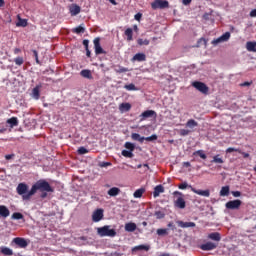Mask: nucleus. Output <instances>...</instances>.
I'll return each instance as SVG.
<instances>
[{
    "mask_svg": "<svg viewBox=\"0 0 256 256\" xmlns=\"http://www.w3.org/2000/svg\"><path fill=\"white\" fill-rule=\"evenodd\" d=\"M157 235L158 236H165V235H168V229H157Z\"/></svg>",
    "mask_w": 256,
    "mask_h": 256,
    "instance_id": "nucleus-46",
    "label": "nucleus"
},
{
    "mask_svg": "<svg viewBox=\"0 0 256 256\" xmlns=\"http://www.w3.org/2000/svg\"><path fill=\"white\" fill-rule=\"evenodd\" d=\"M41 192H54V189L46 180H38L34 185H32V189L28 191V195L24 196V199H31L33 195L37 193V191Z\"/></svg>",
    "mask_w": 256,
    "mask_h": 256,
    "instance_id": "nucleus-1",
    "label": "nucleus"
},
{
    "mask_svg": "<svg viewBox=\"0 0 256 256\" xmlns=\"http://www.w3.org/2000/svg\"><path fill=\"white\" fill-rule=\"evenodd\" d=\"M137 44L139 46H143V45L148 46L150 45V40H147V39L143 40V38H138Z\"/></svg>",
    "mask_w": 256,
    "mask_h": 256,
    "instance_id": "nucleus-40",
    "label": "nucleus"
},
{
    "mask_svg": "<svg viewBox=\"0 0 256 256\" xmlns=\"http://www.w3.org/2000/svg\"><path fill=\"white\" fill-rule=\"evenodd\" d=\"M191 191L193 193L203 196V197H210V195H211L210 190H197L195 188H191Z\"/></svg>",
    "mask_w": 256,
    "mask_h": 256,
    "instance_id": "nucleus-17",
    "label": "nucleus"
},
{
    "mask_svg": "<svg viewBox=\"0 0 256 256\" xmlns=\"http://www.w3.org/2000/svg\"><path fill=\"white\" fill-rule=\"evenodd\" d=\"M191 133V131L187 130V129H181L180 130V136H188Z\"/></svg>",
    "mask_w": 256,
    "mask_h": 256,
    "instance_id": "nucleus-53",
    "label": "nucleus"
},
{
    "mask_svg": "<svg viewBox=\"0 0 256 256\" xmlns=\"http://www.w3.org/2000/svg\"><path fill=\"white\" fill-rule=\"evenodd\" d=\"M103 217H104V211L102 209H97L92 214V221L99 222L103 219Z\"/></svg>",
    "mask_w": 256,
    "mask_h": 256,
    "instance_id": "nucleus-12",
    "label": "nucleus"
},
{
    "mask_svg": "<svg viewBox=\"0 0 256 256\" xmlns=\"http://www.w3.org/2000/svg\"><path fill=\"white\" fill-rule=\"evenodd\" d=\"M178 188L181 189V190H185V189L188 188V183L184 182V183L178 185Z\"/></svg>",
    "mask_w": 256,
    "mask_h": 256,
    "instance_id": "nucleus-54",
    "label": "nucleus"
},
{
    "mask_svg": "<svg viewBox=\"0 0 256 256\" xmlns=\"http://www.w3.org/2000/svg\"><path fill=\"white\" fill-rule=\"evenodd\" d=\"M207 238L209 240L215 241L217 243H219L222 240V236L219 232H213L208 234Z\"/></svg>",
    "mask_w": 256,
    "mask_h": 256,
    "instance_id": "nucleus-15",
    "label": "nucleus"
},
{
    "mask_svg": "<svg viewBox=\"0 0 256 256\" xmlns=\"http://www.w3.org/2000/svg\"><path fill=\"white\" fill-rule=\"evenodd\" d=\"M82 44H83L85 50H88V49H89V40H83V41H82Z\"/></svg>",
    "mask_w": 256,
    "mask_h": 256,
    "instance_id": "nucleus-56",
    "label": "nucleus"
},
{
    "mask_svg": "<svg viewBox=\"0 0 256 256\" xmlns=\"http://www.w3.org/2000/svg\"><path fill=\"white\" fill-rule=\"evenodd\" d=\"M231 38V33L230 32H225L224 34H222V36H219V38H215L214 40H212L211 44L216 46L220 43H224L229 41Z\"/></svg>",
    "mask_w": 256,
    "mask_h": 256,
    "instance_id": "nucleus-7",
    "label": "nucleus"
},
{
    "mask_svg": "<svg viewBox=\"0 0 256 256\" xmlns=\"http://www.w3.org/2000/svg\"><path fill=\"white\" fill-rule=\"evenodd\" d=\"M158 139L157 135H152L150 137H144V141H148V142H152V141H156Z\"/></svg>",
    "mask_w": 256,
    "mask_h": 256,
    "instance_id": "nucleus-49",
    "label": "nucleus"
},
{
    "mask_svg": "<svg viewBox=\"0 0 256 256\" xmlns=\"http://www.w3.org/2000/svg\"><path fill=\"white\" fill-rule=\"evenodd\" d=\"M158 256H171L169 253H161L160 255Z\"/></svg>",
    "mask_w": 256,
    "mask_h": 256,
    "instance_id": "nucleus-64",
    "label": "nucleus"
},
{
    "mask_svg": "<svg viewBox=\"0 0 256 256\" xmlns=\"http://www.w3.org/2000/svg\"><path fill=\"white\" fill-rule=\"evenodd\" d=\"M192 86L205 95L209 93V87L205 83L193 82Z\"/></svg>",
    "mask_w": 256,
    "mask_h": 256,
    "instance_id": "nucleus-8",
    "label": "nucleus"
},
{
    "mask_svg": "<svg viewBox=\"0 0 256 256\" xmlns=\"http://www.w3.org/2000/svg\"><path fill=\"white\" fill-rule=\"evenodd\" d=\"M156 117H157V113L153 110H147L139 116L141 122L145 121L148 118H156Z\"/></svg>",
    "mask_w": 256,
    "mask_h": 256,
    "instance_id": "nucleus-10",
    "label": "nucleus"
},
{
    "mask_svg": "<svg viewBox=\"0 0 256 256\" xmlns=\"http://www.w3.org/2000/svg\"><path fill=\"white\" fill-rule=\"evenodd\" d=\"M100 41V38H94L93 40L95 55H106L107 52L102 48Z\"/></svg>",
    "mask_w": 256,
    "mask_h": 256,
    "instance_id": "nucleus-6",
    "label": "nucleus"
},
{
    "mask_svg": "<svg viewBox=\"0 0 256 256\" xmlns=\"http://www.w3.org/2000/svg\"><path fill=\"white\" fill-rule=\"evenodd\" d=\"M32 53H34V58H35L36 64L41 65L37 50H32Z\"/></svg>",
    "mask_w": 256,
    "mask_h": 256,
    "instance_id": "nucleus-51",
    "label": "nucleus"
},
{
    "mask_svg": "<svg viewBox=\"0 0 256 256\" xmlns=\"http://www.w3.org/2000/svg\"><path fill=\"white\" fill-rule=\"evenodd\" d=\"M183 167L189 168V167H191V163L190 162H183Z\"/></svg>",
    "mask_w": 256,
    "mask_h": 256,
    "instance_id": "nucleus-61",
    "label": "nucleus"
},
{
    "mask_svg": "<svg viewBox=\"0 0 256 256\" xmlns=\"http://www.w3.org/2000/svg\"><path fill=\"white\" fill-rule=\"evenodd\" d=\"M173 195L178 196L177 199L174 201V206L179 209H185L186 208V201L184 199L183 193L179 191H175Z\"/></svg>",
    "mask_w": 256,
    "mask_h": 256,
    "instance_id": "nucleus-3",
    "label": "nucleus"
},
{
    "mask_svg": "<svg viewBox=\"0 0 256 256\" xmlns=\"http://www.w3.org/2000/svg\"><path fill=\"white\" fill-rule=\"evenodd\" d=\"M146 59H147L146 54H144L142 52H138L137 54H134L132 61L144 62V61H146Z\"/></svg>",
    "mask_w": 256,
    "mask_h": 256,
    "instance_id": "nucleus-16",
    "label": "nucleus"
},
{
    "mask_svg": "<svg viewBox=\"0 0 256 256\" xmlns=\"http://www.w3.org/2000/svg\"><path fill=\"white\" fill-rule=\"evenodd\" d=\"M124 35L127 37L126 40L128 42L133 41V29L132 28H126L124 31Z\"/></svg>",
    "mask_w": 256,
    "mask_h": 256,
    "instance_id": "nucleus-24",
    "label": "nucleus"
},
{
    "mask_svg": "<svg viewBox=\"0 0 256 256\" xmlns=\"http://www.w3.org/2000/svg\"><path fill=\"white\" fill-rule=\"evenodd\" d=\"M217 247H218V243L207 242L205 244H202L200 246V249L203 251H212V250H215Z\"/></svg>",
    "mask_w": 256,
    "mask_h": 256,
    "instance_id": "nucleus-11",
    "label": "nucleus"
},
{
    "mask_svg": "<svg viewBox=\"0 0 256 256\" xmlns=\"http://www.w3.org/2000/svg\"><path fill=\"white\" fill-rule=\"evenodd\" d=\"M193 156H199L203 160L207 159V155L205 154V151H203V150H198L196 152H193Z\"/></svg>",
    "mask_w": 256,
    "mask_h": 256,
    "instance_id": "nucleus-33",
    "label": "nucleus"
},
{
    "mask_svg": "<svg viewBox=\"0 0 256 256\" xmlns=\"http://www.w3.org/2000/svg\"><path fill=\"white\" fill-rule=\"evenodd\" d=\"M242 201L241 200H234V201H229L225 204V207L230 210H237L241 207Z\"/></svg>",
    "mask_w": 256,
    "mask_h": 256,
    "instance_id": "nucleus-9",
    "label": "nucleus"
},
{
    "mask_svg": "<svg viewBox=\"0 0 256 256\" xmlns=\"http://www.w3.org/2000/svg\"><path fill=\"white\" fill-rule=\"evenodd\" d=\"M230 194V187L224 186L220 190V196H228Z\"/></svg>",
    "mask_w": 256,
    "mask_h": 256,
    "instance_id": "nucleus-36",
    "label": "nucleus"
},
{
    "mask_svg": "<svg viewBox=\"0 0 256 256\" xmlns=\"http://www.w3.org/2000/svg\"><path fill=\"white\" fill-rule=\"evenodd\" d=\"M124 89L127 91H138V88L134 84L125 85Z\"/></svg>",
    "mask_w": 256,
    "mask_h": 256,
    "instance_id": "nucleus-44",
    "label": "nucleus"
},
{
    "mask_svg": "<svg viewBox=\"0 0 256 256\" xmlns=\"http://www.w3.org/2000/svg\"><path fill=\"white\" fill-rule=\"evenodd\" d=\"M207 44H208V40H206V38H199V40L197 41L196 47H201L202 45L207 47Z\"/></svg>",
    "mask_w": 256,
    "mask_h": 256,
    "instance_id": "nucleus-39",
    "label": "nucleus"
},
{
    "mask_svg": "<svg viewBox=\"0 0 256 256\" xmlns=\"http://www.w3.org/2000/svg\"><path fill=\"white\" fill-rule=\"evenodd\" d=\"M114 71L118 74L127 73L129 72V68H125L124 66H118V68H115Z\"/></svg>",
    "mask_w": 256,
    "mask_h": 256,
    "instance_id": "nucleus-38",
    "label": "nucleus"
},
{
    "mask_svg": "<svg viewBox=\"0 0 256 256\" xmlns=\"http://www.w3.org/2000/svg\"><path fill=\"white\" fill-rule=\"evenodd\" d=\"M141 17H142V14H135L134 19L136 21H140Z\"/></svg>",
    "mask_w": 256,
    "mask_h": 256,
    "instance_id": "nucleus-60",
    "label": "nucleus"
},
{
    "mask_svg": "<svg viewBox=\"0 0 256 256\" xmlns=\"http://www.w3.org/2000/svg\"><path fill=\"white\" fill-rule=\"evenodd\" d=\"M198 126H199L198 122L193 120V119L188 120L187 123H186V127L189 128V129H194Z\"/></svg>",
    "mask_w": 256,
    "mask_h": 256,
    "instance_id": "nucleus-31",
    "label": "nucleus"
},
{
    "mask_svg": "<svg viewBox=\"0 0 256 256\" xmlns=\"http://www.w3.org/2000/svg\"><path fill=\"white\" fill-rule=\"evenodd\" d=\"M250 17H256V9L255 10H251Z\"/></svg>",
    "mask_w": 256,
    "mask_h": 256,
    "instance_id": "nucleus-62",
    "label": "nucleus"
},
{
    "mask_svg": "<svg viewBox=\"0 0 256 256\" xmlns=\"http://www.w3.org/2000/svg\"><path fill=\"white\" fill-rule=\"evenodd\" d=\"M232 195H233L234 197H241L242 193L239 192V191H233V192H232Z\"/></svg>",
    "mask_w": 256,
    "mask_h": 256,
    "instance_id": "nucleus-57",
    "label": "nucleus"
},
{
    "mask_svg": "<svg viewBox=\"0 0 256 256\" xmlns=\"http://www.w3.org/2000/svg\"><path fill=\"white\" fill-rule=\"evenodd\" d=\"M12 242L20 248H26L28 246V243L24 238L16 237Z\"/></svg>",
    "mask_w": 256,
    "mask_h": 256,
    "instance_id": "nucleus-14",
    "label": "nucleus"
},
{
    "mask_svg": "<svg viewBox=\"0 0 256 256\" xmlns=\"http://www.w3.org/2000/svg\"><path fill=\"white\" fill-rule=\"evenodd\" d=\"M6 124H9L10 129H13L14 127H17L19 125V120L17 117H12V118L6 120Z\"/></svg>",
    "mask_w": 256,
    "mask_h": 256,
    "instance_id": "nucleus-19",
    "label": "nucleus"
},
{
    "mask_svg": "<svg viewBox=\"0 0 256 256\" xmlns=\"http://www.w3.org/2000/svg\"><path fill=\"white\" fill-rule=\"evenodd\" d=\"M97 234L101 237H115L117 235V232L115 229H111V226H103L97 228Z\"/></svg>",
    "mask_w": 256,
    "mask_h": 256,
    "instance_id": "nucleus-2",
    "label": "nucleus"
},
{
    "mask_svg": "<svg viewBox=\"0 0 256 256\" xmlns=\"http://www.w3.org/2000/svg\"><path fill=\"white\" fill-rule=\"evenodd\" d=\"M239 154H242L243 158H249L250 157L249 153H246V152H243V151H241V153H239Z\"/></svg>",
    "mask_w": 256,
    "mask_h": 256,
    "instance_id": "nucleus-59",
    "label": "nucleus"
},
{
    "mask_svg": "<svg viewBox=\"0 0 256 256\" xmlns=\"http://www.w3.org/2000/svg\"><path fill=\"white\" fill-rule=\"evenodd\" d=\"M9 215H10L9 209L4 205L0 206V217L7 218Z\"/></svg>",
    "mask_w": 256,
    "mask_h": 256,
    "instance_id": "nucleus-23",
    "label": "nucleus"
},
{
    "mask_svg": "<svg viewBox=\"0 0 256 256\" xmlns=\"http://www.w3.org/2000/svg\"><path fill=\"white\" fill-rule=\"evenodd\" d=\"M233 152L242 153V150L241 149H237V148H228L226 150V153H233Z\"/></svg>",
    "mask_w": 256,
    "mask_h": 256,
    "instance_id": "nucleus-52",
    "label": "nucleus"
},
{
    "mask_svg": "<svg viewBox=\"0 0 256 256\" xmlns=\"http://www.w3.org/2000/svg\"><path fill=\"white\" fill-rule=\"evenodd\" d=\"M14 63L18 66H22L24 64V58L22 56H18V58H14Z\"/></svg>",
    "mask_w": 256,
    "mask_h": 256,
    "instance_id": "nucleus-43",
    "label": "nucleus"
},
{
    "mask_svg": "<svg viewBox=\"0 0 256 256\" xmlns=\"http://www.w3.org/2000/svg\"><path fill=\"white\" fill-rule=\"evenodd\" d=\"M154 216H155L157 219H162V218L165 217V214H164V212H162V211H156V212L154 213Z\"/></svg>",
    "mask_w": 256,
    "mask_h": 256,
    "instance_id": "nucleus-48",
    "label": "nucleus"
},
{
    "mask_svg": "<svg viewBox=\"0 0 256 256\" xmlns=\"http://www.w3.org/2000/svg\"><path fill=\"white\" fill-rule=\"evenodd\" d=\"M89 151L85 148V147H80L78 148L77 150V153L80 154V155H84V154H87Z\"/></svg>",
    "mask_w": 256,
    "mask_h": 256,
    "instance_id": "nucleus-50",
    "label": "nucleus"
},
{
    "mask_svg": "<svg viewBox=\"0 0 256 256\" xmlns=\"http://www.w3.org/2000/svg\"><path fill=\"white\" fill-rule=\"evenodd\" d=\"M164 192H165V188L162 185H158L154 188L153 197L157 198L160 196L161 193H164Z\"/></svg>",
    "mask_w": 256,
    "mask_h": 256,
    "instance_id": "nucleus-20",
    "label": "nucleus"
},
{
    "mask_svg": "<svg viewBox=\"0 0 256 256\" xmlns=\"http://www.w3.org/2000/svg\"><path fill=\"white\" fill-rule=\"evenodd\" d=\"M176 223L181 228H194V227H196V223H194V222L177 221Z\"/></svg>",
    "mask_w": 256,
    "mask_h": 256,
    "instance_id": "nucleus-18",
    "label": "nucleus"
},
{
    "mask_svg": "<svg viewBox=\"0 0 256 256\" xmlns=\"http://www.w3.org/2000/svg\"><path fill=\"white\" fill-rule=\"evenodd\" d=\"M0 253L6 255V256H12L13 255V250H11L8 247H2L0 248Z\"/></svg>",
    "mask_w": 256,
    "mask_h": 256,
    "instance_id": "nucleus-32",
    "label": "nucleus"
},
{
    "mask_svg": "<svg viewBox=\"0 0 256 256\" xmlns=\"http://www.w3.org/2000/svg\"><path fill=\"white\" fill-rule=\"evenodd\" d=\"M131 108H132V105L129 103H122L119 105V110L121 112H128L131 110Z\"/></svg>",
    "mask_w": 256,
    "mask_h": 256,
    "instance_id": "nucleus-26",
    "label": "nucleus"
},
{
    "mask_svg": "<svg viewBox=\"0 0 256 256\" xmlns=\"http://www.w3.org/2000/svg\"><path fill=\"white\" fill-rule=\"evenodd\" d=\"M169 7H170V3L168 0H154L151 3V8L153 10L168 9Z\"/></svg>",
    "mask_w": 256,
    "mask_h": 256,
    "instance_id": "nucleus-4",
    "label": "nucleus"
},
{
    "mask_svg": "<svg viewBox=\"0 0 256 256\" xmlns=\"http://www.w3.org/2000/svg\"><path fill=\"white\" fill-rule=\"evenodd\" d=\"M80 76H82L85 79H89V80L93 79L91 70H81Z\"/></svg>",
    "mask_w": 256,
    "mask_h": 256,
    "instance_id": "nucleus-25",
    "label": "nucleus"
},
{
    "mask_svg": "<svg viewBox=\"0 0 256 256\" xmlns=\"http://www.w3.org/2000/svg\"><path fill=\"white\" fill-rule=\"evenodd\" d=\"M167 227H169L172 231H174V230L177 229L176 226H175V224H174L173 222H169V223L167 224Z\"/></svg>",
    "mask_w": 256,
    "mask_h": 256,
    "instance_id": "nucleus-55",
    "label": "nucleus"
},
{
    "mask_svg": "<svg viewBox=\"0 0 256 256\" xmlns=\"http://www.w3.org/2000/svg\"><path fill=\"white\" fill-rule=\"evenodd\" d=\"M124 147L126 149H128L130 152H133L135 150V145L133 143H130V142H126L124 144Z\"/></svg>",
    "mask_w": 256,
    "mask_h": 256,
    "instance_id": "nucleus-45",
    "label": "nucleus"
},
{
    "mask_svg": "<svg viewBox=\"0 0 256 256\" xmlns=\"http://www.w3.org/2000/svg\"><path fill=\"white\" fill-rule=\"evenodd\" d=\"M125 231L134 232L137 229V225L135 223L129 222L124 226Z\"/></svg>",
    "mask_w": 256,
    "mask_h": 256,
    "instance_id": "nucleus-22",
    "label": "nucleus"
},
{
    "mask_svg": "<svg viewBox=\"0 0 256 256\" xmlns=\"http://www.w3.org/2000/svg\"><path fill=\"white\" fill-rule=\"evenodd\" d=\"M141 250L149 251L150 246L149 245H138V246H135L132 248V252L141 251Z\"/></svg>",
    "mask_w": 256,
    "mask_h": 256,
    "instance_id": "nucleus-29",
    "label": "nucleus"
},
{
    "mask_svg": "<svg viewBox=\"0 0 256 256\" xmlns=\"http://www.w3.org/2000/svg\"><path fill=\"white\" fill-rule=\"evenodd\" d=\"M14 53H15L16 55H18L19 53H21L20 48H14Z\"/></svg>",
    "mask_w": 256,
    "mask_h": 256,
    "instance_id": "nucleus-63",
    "label": "nucleus"
},
{
    "mask_svg": "<svg viewBox=\"0 0 256 256\" xmlns=\"http://www.w3.org/2000/svg\"><path fill=\"white\" fill-rule=\"evenodd\" d=\"M86 31V28L84 24H80L79 26H76V28H72V33H75L77 35L84 34Z\"/></svg>",
    "mask_w": 256,
    "mask_h": 256,
    "instance_id": "nucleus-21",
    "label": "nucleus"
},
{
    "mask_svg": "<svg viewBox=\"0 0 256 256\" xmlns=\"http://www.w3.org/2000/svg\"><path fill=\"white\" fill-rule=\"evenodd\" d=\"M28 190H29V186L25 183H20L18 184V187H16V193L22 196V200L24 201L30 200V199H25V196L28 195V192H29Z\"/></svg>",
    "mask_w": 256,
    "mask_h": 256,
    "instance_id": "nucleus-5",
    "label": "nucleus"
},
{
    "mask_svg": "<svg viewBox=\"0 0 256 256\" xmlns=\"http://www.w3.org/2000/svg\"><path fill=\"white\" fill-rule=\"evenodd\" d=\"M40 88L41 86H36L33 90H32V95L34 96V98L36 100H38L40 98Z\"/></svg>",
    "mask_w": 256,
    "mask_h": 256,
    "instance_id": "nucleus-35",
    "label": "nucleus"
},
{
    "mask_svg": "<svg viewBox=\"0 0 256 256\" xmlns=\"http://www.w3.org/2000/svg\"><path fill=\"white\" fill-rule=\"evenodd\" d=\"M144 193H145V189H143V188L137 189V190L133 193V197H134V198H141Z\"/></svg>",
    "mask_w": 256,
    "mask_h": 256,
    "instance_id": "nucleus-37",
    "label": "nucleus"
},
{
    "mask_svg": "<svg viewBox=\"0 0 256 256\" xmlns=\"http://www.w3.org/2000/svg\"><path fill=\"white\" fill-rule=\"evenodd\" d=\"M69 12L72 17L81 13V7L78 4H71L69 6Z\"/></svg>",
    "mask_w": 256,
    "mask_h": 256,
    "instance_id": "nucleus-13",
    "label": "nucleus"
},
{
    "mask_svg": "<svg viewBox=\"0 0 256 256\" xmlns=\"http://www.w3.org/2000/svg\"><path fill=\"white\" fill-rule=\"evenodd\" d=\"M246 49L249 52H256V42H246Z\"/></svg>",
    "mask_w": 256,
    "mask_h": 256,
    "instance_id": "nucleus-30",
    "label": "nucleus"
},
{
    "mask_svg": "<svg viewBox=\"0 0 256 256\" xmlns=\"http://www.w3.org/2000/svg\"><path fill=\"white\" fill-rule=\"evenodd\" d=\"M212 162L217 163V164H223L224 160H223V158H221V155H215L213 157Z\"/></svg>",
    "mask_w": 256,
    "mask_h": 256,
    "instance_id": "nucleus-42",
    "label": "nucleus"
},
{
    "mask_svg": "<svg viewBox=\"0 0 256 256\" xmlns=\"http://www.w3.org/2000/svg\"><path fill=\"white\" fill-rule=\"evenodd\" d=\"M131 139L135 140V141H138L139 143H144V141H145V137H141V135L137 134V133H132L131 134Z\"/></svg>",
    "mask_w": 256,
    "mask_h": 256,
    "instance_id": "nucleus-28",
    "label": "nucleus"
},
{
    "mask_svg": "<svg viewBox=\"0 0 256 256\" xmlns=\"http://www.w3.org/2000/svg\"><path fill=\"white\" fill-rule=\"evenodd\" d=\"M23 218H24V216L22 215V213L16 212V213L12 214V219H14V220H21Z\"/></svg>",
    "mask_w": 256,
    "mask_h": 256,
    "instance_id": "nucleus-47",
    "label": "nucleus"
},
{
    "mask_svg": "<svg viewBox=\"0 0 256 256\" xmlns=\"http://www.w3.org/2000/svg\"><path fill=\"white\" fill-rule=\"evenodd\" d=\"M121 155L126 157V158H133L134 157V154H133V151H127V150H123L121 152Z\"/></svg>",
    "mask_w": 256,
    "mask_h": 256,
    "instance_id": "nucleus-41",
    "label": "nucleus"
},
{
    "mask_svg": "<svg viewBox=\"0 0 256 256\" xmlns=\"http://www.w3.org/2000/svg\"><path fill=\"white\" fill-rule=\"evenodd\" d=\"M192 3V0H182V4L188 6Z\"/></svg>",
    "mask_w": 256,
    "mask_h": 256,
    "instance_id": "nucleus-58",
    "label": "nucleus"
},
{
    "mask_svg": "<svg viewBox=\"0 0 256 256\" xmlns=\"http://www.w3.org/2000/svg\"><path fill=\"white\" fill-rule=\"evenodd\" d=\"M28 22L27 20H23L20 16H18V22H16V26L18 27H27Z\"/></svg>",
    "mask_w": 256,
    "mask_h": 256,
    "instance_id": "nucleus-34",
    "label": "nucleus"
},
{
    "mask_svg": "<svg viewBox=\"0 0 256 256\" xmlns=\"http://www.w3.org/2000/svg\"><path fill=\"white\" fill-rule=\"evenodd\" d=\"M121 190L117 187H113L110 190H108L107 194L111 197L118 196L120 194Z\"/></svg>",
    "mask_w": 256,
    "mask_h": 256,
    "instance_id": "nucleus-27",
    "label": "nucleus"
}]
</instances>
